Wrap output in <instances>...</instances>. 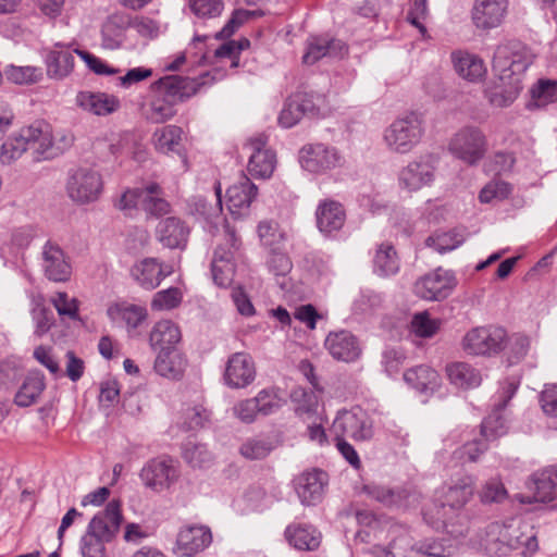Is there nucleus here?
Returning <instances> with one entry per match:
<instances>
[{
	"label": "nucleus",
	"instance_id": "nucleus-1",
	"mask_svg": "<svg viewBox=\"0 0 557 557\" xmlns=\"http://www.w3.org/2000/svg\"><path fill=\"white\" fill-rule=\"evenodd\" d=\"M533 63L531 50L520 40L498 44L492 59L495 86L488 91V101L497 108L510 106L522 90V78Z\"/></svg>",
	"mask_w": 557,
	"mask_h": 557
},
{
	"label": "nucleus",
	"instance_id": "nucleus-2",
	"mask_svg": "<svg viewBox=\"0 0 557 557\" xmlns=\"http://www.w3.org/2000/svg\"><path fill=\"white\" fill-rule=\"evenodd\" d=\"M474 490L475 479L472 475H463L443 487L437 496L440 505L424 511L425 522L435 530H445L453 537L465 535L467 523L461 509L473 496Z\"/></svg>",
	"mask_w": 557,
	"mask_h": 557
},
{
	"label": "nucleus",
	"instance_id": "nucleus-3",
	"mask_svg": "<svg viewBox=\"0 0 557 557\" xmlns=\"http://www.w3.org/2000/svg\"><path fill=\"white\" fill-rule=\"evenodd\" d=\"M481 546L490 556H505L521 547L534 552L537 542L531 524L520 517H513L504 522L490 523L481 539Z\"/></svg>",
	"mask_w": 557,
	"mask_h": 557
},
{
	"label": "nucleus",
	"instance_id": "nucleus-4",
	"mask_svg": "<svg viewBox=\"0 0 557 557\" xmlns=\"http://www.w3.org/2000/svg\"><path fill=\"white\" fill-rule=\"evenodd\" d=\"M32 150L34 160H48L58 156L59 149L52 143L49 124L35 122L23 127L18 134L9 137L0 148V161L10 164L25 151Z\"/></svg>",
	"mask_w": 557,
	"mask_h": 557
},
{
	"label": "nucleus",
	"instance_id": "nucleus-5",
	"mask_svg": "<svg viewBox=\"0 0 557 557\" xmlns=\"http://www.w3.org/2000/svg\"><path fill=\"white\" fill-rule=\"evenodd\" d=\"M121 504L111 500L90 520L87 532L81 540L82 557H109L106 543L117 534L122 523Z\"/></svg>",
	"mask_w": 557,
	"mask_h": 557
},
{
	"label": "nucleus",
	"instance_id": "nucleus-6",
	"mask_svg": "<svg viewBox=\"0 0 557 557\" xmlns=\"http://www.w3.org/2000/svg\"><path fill=\"white\" fill-rule=\"evenodd\" d=\"M424 135V122L419 113L410 112L396 119L383 134L386 148L394 153L406 154L414 149Z\"/></svg>",
	"mask_w": 557,
	"mask_h": 557
},
{
	"label": "nucleus",
	"instance_id": "nucleus-7",
	"mask_svg": "<svg viewBox=\"0 0 557 557\" xmlns=\"http://www.w3.org/2000/svg\"><path fill=\"white\" fill-rule=\"evenodd\" d=\"M487 138L476 126H463L449 140L448 150L467 165L478 164L487 151Z\"/></svg>",
	"mask_w": 557,
	"mask_h": 557
},
{
	"label": "nucleus",
	"instance_id": "nucleus-8",
	"mask_svg": "<svg viewBox=\"0 0 557 557\" xmlns=\"http://www.w3.org/2000/svg\"><path fill=\"white\" fill-rule=\"evenodd\" d=\"M213 81H215V76L211 72H206L197 78L169 75L152 83L150 91L156 92L175 106L177 102L194 96L201 86Z\"/></svg>",
	"mask_w": 557,
	"mask_h": 557
},
{
	"label": "nucleus",
	"instance_id": "nucleus-9",
	"mask_svg": "<svg viewBox=\"0 0 557 557\" xmlns=\"http://www.w3.org/2000/svg\"><path fill=\"white\" fill-rule=\"evenodd\" d=\"M519 385L520 381L516 377H508L500 383L493 403V410L481 424V434L486 441L496 440L507 433V419L503 411L515 396Z\"/></svg>",
	"mask_w": 557,
	"mask_h": 557
},
{
	"label": "nucleus",
	"instance_id": "nucleus-10",
	"mask_svg": "<svg viewBox=\"0 0 557 557\" xmlns=\"http://www.w3.org/2000/svg\"><path fill=\"white\" fill-rule=\"evenodd\" d=\"M507 345V332L499 326H478L466 333L462 339L463 350L473 356H494Z\"/></svg>",
	"mask_w": 557,
	"mask_h": 557
},
{
	"label": "nucleus",
	"instance_id": "nucleus-11",
	"mask_svg": "<svg viewBox=\"0 0 557 557\" xmlns=\"http://www.w3.org/2000/svg\"><path fill=\"white\" fill-rule=\"evenodd\" d=\"M335 437H349L354 441H368L373 436V422L360 407L338 411L331 426Z\"/></svg>",
	"mask_w": 557,
	"mask_h": 557
},
{
	"label": "nucleus",
	"instance_id": "nucleus-12",
	"mask_svg": "<svg viewBox=\"0 0 557 557\" xmlns=\"http://www.w3.org/2000/svg\"><path fill=\"white\" fill-rule=\"evenodd\" d=\"M103 190L102 176L92 169L79 168L69 174L66 193L77 203L96 201Z\"/></svg>",
	"mask_w": 557,
	"mask_h": 557
},
{
	"label": "nucleus",
	"instance_id": "nucleus-13",
	"mask_svg": "<svg viewBox=\"0 0 557 557\" xmlns=\"http://www.w3.org/2000/svg\"><path fill=\"white\" fill-rule=\"evenodd\" d=\"M299 162L310 173H323L342 166L344 158L339 151L325 144H308L299 151Z\"/></svg>",
	"mask_w": 557,
	"mask_h": 557
},
{
	"label": "nucleus",
	"instance_id": "nucleus-14",
	"mask_svg": "<svg viewBox=\"0 0 557 557\" xmlns=\"http://www.w3.org/2000/svg\"><path fill=\"white\" fill-rule=\"evenodd\" d=\"M178 475L174 461L165 456L148 460L139 473L144 485L154 492L169 488Z\"/></svg>",
	"mask_w": 557,
	"mask_h": 557
},
{
	"label": "nucleus",
	"instance_id": "nucleus-15",
	"mask_svg": "<svg viewBox=\"0 0 557 557\" xmlns=\"http://www.w3.org/2000/svg\"><path fill=\"white\" fill-rule=\"evenodd\" d=\"M509 12V0H474L471 8L472 24L479 30L499 27Z\"/></svg>",
	"mask_w": 557,
	"mask_h": 557
},
{
	"label": "nucleus",
	"instance_id": "nucleus-16",
	"mask_svg": "<svg viewBox=\"0 0 557 557\" xmlns=\"http://www.w3.org/2000/svg\"><path fill=\"white\" fill-rule=\"evenodd\" d=\"M454 287V275L449 271L437 269L419 278L413 290L422 299L442 300L449 296Z\"/></svg>",
	"mask_w": 557,
	"mask_h": 557
},
{
	"label": "nucleus",
	"instance_id": "nucleus-17",
	"mask_svg": "<svg viewBox=\"0 0 557 557\" xmlns=\"http://www.w3.org/2000/svg\"><path fill=\"white\" fill-rule=\"evenodd\" d=\"M256 377V367L252 358L246 352H235L230 356L225 371L224 383L231 388H244Z\"/></svg>",
	"mask_w": 557,
	"mask_h": 557
},
{
	"label": "nucleus",
	"instance_id": "nucleus-18",
	"mask_svg": "<svg viewBox=\"0 0 557 557\" xmlns=\"http://www.w3.org/2000/svg\"><path fill=\"white\" fill-rule=\"evenodd\" d=\"M435 178V165L430 158L409 162L398 175L399 186L408 191H417L430 186Z\"/></svg>",
	"mask_w": 557,
	"mask_h": 557
},
{
	"label": "nucleus",
	"instance_id": "nucleus-19",
	"mask_svg": "<svg viewBox=\"0 0 557 557\" xmlns=\"http://www.w3.org/2000/svg\"><path fill=\"white\" fill-rule=\"evenodd\" d=\"M267 143L268 137L260 134L250 138L246 145L251 150L247 169L253 177L267 178L274 171L275 154L272 150L265 149Z\"/></svg>",
	"mask_w": 557,
	"mask_h": 557
},
{
	"label": "nucleus",
	"instance_id": "nucleus-20",
	"mask_svg": "<svg viewBox=\"0 0 557 557\" xmlns=\"http://www.w3.org/2000/svg\"><path fill=\"white\" fill-rule=\"evenodd\" d=\"M324 346L334 359L343 362L358 360L362 351L359 339L347 330L330 332Z\"/></svg>",
	"mask_w": 557,
	"mask_h": 557
},
{
	"label": "nucleus",
	"instance_id": "nucleus-21",
	"mask_svg": "<svg viewBox=\"0 0 557 557\" xmlns=\"http://www.w3.org/2000/svg\"><path fill=\"white\" fill-rule=\"evenodd\" d=\"M173 272L171 265L160 262L157 258H145L136 262L131 269L134 281L143 288L151 290Z\"/></svg>",
	"mask_w": 557,
	"mask_h": 557
},
{
	"label": "nucleus",
	"instance_id": "nucleus-22",
	"mask_svg": "<svg viewBox=\"0 0 557 557\" xmlns=\"http://www.w3.org/2000/svg\"><path fill=\"white\" fill-rule=\"evenodd\" d=\"M212 534L205 525H187L180 530L175 552L182 556L191 557L210 545Z\"/></svg>",
	"mask_w": 557,
	"mask_h": 557
},
{
	"label": "nucleus",
	"instance_id": "nucleus-23",
	"mask_svg": "<svg viewBox=\"0 0 557 557\" xmlns=\"http://www.w3.org/2000/svg\"><path fill=\"white\" fill-rule=\"evenodd\" d=\"M74 42H55L46 57L47 75L53 79L67 77L74 69Z\"/></svg>",
	"mask_w": 557,
	"mask_h": 557
},
{
	"label": "nucleus",
	"instance_id": "nucleus-24",
	"mask_svg": "<svg viewBox=\"0 0 557 557\" xmlns=\"http://www.w3.org/2000/svg\"><path fill=\"white\" fill-rule=\"evenodd\" d=\"M326 473L312 470L301 473L295 481L296 492L304 505H315L322 499Z\"/></svg>",
	"mask_w": 557,
	"mask_h": 557
},
{
	"label": "nucleus",
	"instance_id": "nucleus-25",
	"mask_svg": "<svg viewBox=\"0 0 557 557\" xmlns=\"http://www.w3.org/2000/svg\"><path fill=\"white\" fill-rule=\"evenodd\" d=\"M186 367L187 359L175 346L159 350L153 364L157 374L172 381L181 380Z\"/></svg>",
	"mask_w": 557,
	"mask_h": 557
},
{
	"label": "nucleus",
	"instance_id": "nucleus-26",
	"mask_svg": "<svg viewBox=\"0 0 557 557\" xmlns=\"http://www.w3.org/2000/svg\"><path fill=\"white\" fill-rule=\"evenodd\" d=\"M75 101L82 110L99 116L109 115L120 108L117 97L100 91H79Z\"/></svg>",
	"mask_w": 557,
	"mask_h": 557
},
{
	"label": "nucleus",
	"instance_id": "nucleus-27",
	"mask_svg": "<svg viewBox=\"0 0 557 557\" xmlns=\"http://www.w3.org/2000/svg\"><path fill=\"white\" fill-rule=\"evenodd\" d=\"M346 45L327 35L311 36L307 40V51L302 57L306 64H314L323 57H342L346 52Z\"/></svg>",
	"mask_w": 557,
	"mask_h": 557
},
{
	"label": "nucleus",
	"instance_id": "nucleus-28",
	"mask_svg": "<svg viewBox=\"0 0 557 557\" xmlns=\"http://www.w3.org/2000/svg\"><path fill=\"white\" fill-rule=\"evenodd\" d=\"M42 267L50 281L65 282L71 276V265L63 250L50 242H47L42 249Z\"/></svg>",
	"mask_w": 557,
	"mask_h": 557
},
{
	"label": "nucleus",
	"instance_id": "nucleus-29",
	"mask_svg": "<svg viewBox=\"0 0 557 557\" xmlns=\"http://www.w3.org/2000/svg\"><path fill=\"white\" fill-rule=\"evenodd\" d=\"M256 195L257 186L246 176H243L240 182L228 187L226 198L231 214L234 216L244 215Z\"/></svg>",
	"mask_w": 557,
	"mask_h": 557
},
{
	"label": "nucleus",
	"instance_id": "nucleus-30",
	"mask_svg": "<svg viewBox=\"0 0 557 557\" xmlns=\"http://www.w3.org/2000/svg\"><path fill=\"white\" fill-rule=\"evenodd\" d=\"M343 206L334 200H323L315 211L317 226L325 235L339 231L345 223Z\"/></svg>",
	"mask_w": 557,
	"mask_h": 557
},
{
	"label": "nucleus",
	"instance_id": "nucleus-31",
	"mask_svg": "<svg viewBox=\"0 0 557 557\" xmlns=\"http://www.w3.org/2000/svg\"><path fill=\"white\" fill-rule=\"evenodd\" d=\"M156 235L164 247L183 248L187 243L188 228L181 219L169 216L159 222Z\"/></svg>",
	"mask_w": 557,
	"mask_h": 557
},
{
	"label": "nucleus",
	"instance_id": "nucleus-32",
	"mask_svg": "<svg viewBox=\"0 0 557 557\" xmlns=\"http://www.w3.org/2000/svg\"><path fill=\"white\" fill-rule=\"evenodd\" d=\"M529 488L533 491L535 502L546 503L557 497V466L535 472Z\"/></svg>",
	"mask_w": 557,
	"mask_h": 557
},
{
	"label": "nucleus",
	"instance_id": "nucleus-33",
	"mask_svg": "<svg viewBox=\"0 0 557 557\" xmlns=\"http://www.w3.org/2000/svg\"><path fill=\"white\" fill-rule=\"evenodd\" d=\"M284 536L298 550H314L321 542L320 532L309 524L292 523L285 529Z\"/></svg>",
	"mask_w": 557,
	"mask_h": 557
},
{
	"label": "nucleus",
	"instance_id": "nucleus-34",
	"mask_svg": "<svg viewBox=\"0 0 557 557\" xmlns=\"http://www.w3.org/2000/svg\"><path fill=\"white\" fill-rule=\"evenodd\" d=\"M456 72L470 82L482 79L486 74L484 61L472 53L457 51L451 54Z\"/></svg>",
	"mask_w": 557,
	"mask_h": 557
},
{
	"label": "nucleus",
	"instance_id": "nucleus-35",
	"mask_svg": "<svg viewBox=\"0 0 557 557\" xmlns=\"http://www.w3.org/2000/svg\"><path fill=\"white\" fill-rule=\"evenodd\" d=\"M405 382L420 393L434 392L440 383L438 373L429 366L421 364L404 373Z\"/></svg>",
	"mask_w": 557,
	"mask_h": 557
},
{
	"label": "nucleus",
	"instance_id": "nucleus-36",
	"mask_svg": "<svg viewBox=\"0 0 557 557\" xmlns=\"http://www.w3.org/2000/svg\"><path fill=\"white\" fill-rule=\"evenodd\" d=\"M183 129L176 125H166L156 129L152 135L154 148L162 153H178L182 151Z\"/></svg>",
	"mask_w": 557,
	"mask_h": 557
},
{
	"label": "nucleus",
	"instance_id": "nucleus-37",
	"mask_svg": "<svg viewBox=\"0 0 557 557\" xmlns=\"http://www.w3.org/2000/svg\"><path fill=\"white\" fill-rule=\"evenodd\" d=\"M180 327L170 320H162L153 326L149 342L153 349H165L175 346L181 341Z\"/></svg>",
	"mask_w": 557,
	"mask_h": 557
},
{
	"label": "nucleus",
	"instance_id": "nucleus-38",
	"mask_svg": "<svg viewBox=\"0 0 557 557\" xmlns=\"http://www.w3.org/2000/svg\"><path fill=\"white\" fill-rule=\"evenodd\" d=\"M446 372L450 382L459 387L473 388L482 382L480 372L467 362H454L447 366Z\"/></svg>",
	"mask_w": 557,
	"mask_h": 557
},
{
	"label": "nucleus",
	"instance_id": "nucleus-39",
	"mask_svg": "<svg viewBox=\"0 0 557 557\" xmlns=\"http://www.w3.org/2000/svg\"><path fill=\"white\" fill-rule=\"evenodd\" d=\"M374 272L381 276H391L399 270V259L392 244L383 243L377 246L373 259Z\"/></svg>",
	"mask_w": 557,
	"mask_h": 557
},
{
	"label": "nucleus",
	"instance_id": "nucleus-40",
	"mask_svg": "<svg viewBox=\"0 0 557 557\" xmlns=\"http://www.w3.org/2000/svg\"><path fill=\"white\" fill-rule=\"evenodd\" d=\"M45 389V376L40 372H30L15 394V404L28 407L34 404Z\"/></svg>",
	"mask_w": 557,
	"mask_h": 557
},
{
	"label": "nucleus",
	"instance_id": "nucleus-41",
	"mask_svg": "<svg viewBox=\"0 0 557 557\" xmlns=\"http://www.w3.org/2000/svg\"><path fill=\"white\" fill-rule=\"evenodd\" d=\"M188 210L197 219H202L208 222L218 218L222 212L220 186L215 188L214 202L208 201L207 198L202 196H194L188 201Z\"/></svg>",
	"mask_w": 557,
	"mask_h": 557
},
{
	"label": "nucleus",
	"instance_id": "nucleus-42",
	"mask_svg": "<svg viewBox=\"0 0 557 557\" xmlns=\"http://www.w3.org/2000/svg\"><path fill=\"white\" fill-rule=\"evenodd\" d=\"M32 318L35 324V334L42 336L49 332L54 323L53 312L45 306L42 295H32Z\"/></svg>",
	"mask_w": 557,
	"mask_h": 557
},
{
	"label": "nucleus",
	"instance_id": "nucleus-43",
	"mask_svg": "<svg viewBox=\"0 0 557 557\" xmlns=\"http://www.w3.org/2000/svg\"><path fill=\"white\" fill-rule=\"evenodd\" d=\"M143 210L154 218H160L171 212V205L163 198V190L158 183L147 185Z\"/></svg>",
	"mask_w": 557,
	"mask_h": 557
},
{
	"label": "nucleus",
	"instance_id": "nucleus-44",
	"mask_svg": "<svg viewBox=\"0 0 557 557\" xmlns=\"http://www.w3.org/2000/svg\"><path fill=\"white\" fill-rule=\"evenodd\" d=\"M174 107L175 106L166 99L156 92H151V99L144 109V116L151 123H164L175 115L176 111Z\"/></svg>",
	"mask_w": 557,
	"mask_h": 557
},
{
	"label": "nucleus",
	"instance_id": "nucleus-45",
	"mask_svg": "<svg viewBox=\"0 0 557 557\" xmlns=\"http://www.w3.org/2000/svg\"><path fill=\"white\" fill-rule=\"evenodd\" d=\"M393 548H404V550L410 548L413 552L432 557L444 556L443 545L434 539L412 543L407 535H401L393 541Z\"/></svg>",
	"mask_w": 557,
	"mask_h": 557
},
{
	"label": "nucleus",
	"instance_id": "nucleus-46",
	"mask_svg": "<svg viewBox=\"0 0 557 557\" xmlns=\"http://www.w3.org/2000/svg\"><path fill=\"white\" fill-rule=\"evenodd\" d=\"M275 448L269 436H255L247 438L240 446L243 457L250 460L263 459Z\"/></svg>",
	"mask_w": 557,
	"mask_h": 557
},
{
	"label": "nucleus",
	"instance_id": "nucleus-47",
	"mask_svg": "<svg viewBox=\"0 0 557 557\" xmlns=\"http://www.w3.org/2000/svg\"><path fill=\"white\" fill-rule=\"evenodd\" d=\"M305 116H319L326 109V97L318 92H298L293 96Z\"/></svg>",
	"mask_w": 557,
	"mask_h": 557
},
{
	"label": "nucleus",
	"instance_id": "nucleus-48",
	"mask_svg": "<svg viewBox=\"0 0 557 557\" xmlns=\"http://www.w3.org/2000/svg\"><path fill=\"white\" fill-rule=\"evenodd\" d=\"M368 494L385 506L401 507L407 503L409 493L405 488H388L384 486H367Z\"/></svg>",
	"mask_w": 557,
	"mask_h": 557
},
{
	"label": "nucleus",
	"instance_id": "nucleus-49",
	"mask_svg": "<svg viewBox=\"0 0 557 557\" xmlns=\"http://www.w3.org/2000/svg\"><path fill=\"white\" fill-rule=\"evenodd\" d=\"M465 242L463 235L456 231L435 233L425 239V245L440 253L458 248Z\"/></svg>",
	"mask_w": 557,
	"mask_h": 557
},
{
	"label": "nucleus",
	"instance_id": "nucleus-50",
	"mask_svg": "<svg viewBox=\"0 0 557 557\" xmlns=\"http://www.w3.org/2000/svg\"><path fill=\"white\" fill-rule=\"evenodd\" d=\"M108 314L114 319L116 315L121 317L127 326L137 327L147 317V311L144 307L136 305H115L108 309Z\"/></svg>",
	"mask_w": 557,
	"mask_h": 557
},
{
	"label": "nucleus",
	"instance_id": "nucleus-51",
	"mask_svg": "<svg viewBox=\"0 0 557 557\" xmlns=\"http://www.w3.org/2000/svg\"><path fill=\"white\" fill-rule=\"evenodd\" d=\"M183 458L194 468H202L208 466L212 456L203 444L188 440L183 445Z\"/></svg>",
	"mask_w": 557,
	"mask_h": 557
},
{
	"label": "nucleus",
	"instance_id": "nucleus-52",
	"mask_svg": "<svg viewBox=\"0 0 557 557\" xmlns=\"http://www.w3.org/2000/svg\"><path fill=\"white\" fill-rule=\"evenodd\" d=\"M440 326L441 321L438 319H432L426 311L416 313L410 323L411 332L422 338L434 336L440 330Z\"/></svg>",
	"mask_w": 557,
	"mask_h": 557
},
{
	"label": "nucleus",
	"instance_id": "nucleus-53",
	"mask_svg": "<svg viewBox=\"0 0 557 557\" xmlns=\"http://www.w3.org/2000/svg\"><path fill=\"white\" fill-rule=\"evenodd\" d=\"M258 235L261 245L269 251L283 248L284 235L278 231L276 223L268 221L260 222L258 225Z\"/></svg>",
	"mask_w": 557,
	"mask_h": 557
},
{
	"label": "nucleus",
	"instance_id": "nucleus-54",
	"mask_svg": "<svg viewBox=\"0 0 557 557\" xmlns=\"http://www.w3.org/2000/svg\"><path fill=\"white\" fill-rule=\"evenodd\" d=\"M102 47L114 50L122 46L125 39V29L115 18H108L102 25Z\"/></svg>",
	"mask_w": 557,
	"mask_h": 557
},
{
	"label": "nucleus",
	"instance_id": "nucleus-55",
	"mask_svg": "<svg viewBox=\"0 0 557 557\" xmlns=\"http://www.w3.org/2000/svg\"><path fill=\"white\" fill-rule=\"evenodd\" d=\"M182 299V290L177 287H170L153 295L151 309L157 311L172 310L180 306Z\"/></svg>",
	"mask_w": 557,
	"mask_h": 557
},
{
	"label": "nucleus",
	"instance_id": "nucleus-56",
	"mask_svg": "<svg viewBox=\"0 0 557 557\" xmlns=\"http://www.w3.org/2000/svg\"><path fill=\"white\" fill-rule=\"evenodd\" d=\"M7 78L18 85L33 84L40 79L41 71L36 66H15L10 65L5 69Z\"/></svg>",
	"mask_w": 557,
	"mask_h": 557
},
{
	"label": "nucleus",
	"instance_id": "nucleus-57",
	"mask_svg": "<svg viewBox=\"0 0 557 557\" xmlns=\"http://www.w3.org/2000/svg\"><path fill=\"white\" fill-rule=\"evenodd\" d=\"M188 7L198 18H214L224 9L223 0H189Z\"/></svg>",
	"mask_w": 557,
	"mask_h": 557
},
{
	"label": "nucleus",
	"instance_id": "nucleus-58",
	"mask_svg": "<svg viewBox=\"0 0 557 557\" xmlns=\"http://www.w3.org/2000/svg\"><path fill=\"white\" fill-rule=\"evenodd\" d=\"M147 185L143 188H133L125 190L119 201L116 208L123 211L126 215H132L138 206L144 207V200L146 197Z\"/></svg>",
	"mask_w": 557,
	"mask_h": 557
},
{
	"label": "nucleus",
	"instance_id": "nucleus-59",
	"mask_svg": "<svg viewBox=\"0 0 557 557\" xmlns=\"http://www.w3.org/2000/svg\"><path fill=\"white\" fill-rule=\"evenodd\" d=\"M267 267L275 276H285L290 272L293 263L289 257L283 251V248H278L269 251Z\"/></svg>",
	"mask_w": 557,
	"mask_h": 557
},
{
	"label": "nucleus",
	"instance_id": "nucleus-60",
	"mask_svg": "<svg viewBox=\"0 0 557 557\" xmlns=\"http://www.w3.org/2000/svg\"><path fill=\"white\" fill-rule=\"evenodd\" d=\"M211 273L213 282L220 287H227L231 285L234 276V264L230 260H222L216 258L211 262Z\"/></svg>",
	"mask_w": 557,
	"mask_h": 557
},
{
	"label": "nucleus",
	"instance_id": "nucleus-61",
	"mask_svg": "<svg viewBox=\"0 0 557 557\" xmlns=\"http://www.w3.org/2000/svg\"><path fill=\"white\" fill-rule=\"evenodd\" d=\"M511 193V186L504 181H492L480 191L479 199L483 203H488L494 199L503 200Z\"/></svg>",
	"mask_w": 557,
	"mask_h": 557
},
{
	"label": "nucleus",
	"instance_id": "nucleus-62",
	"mask_svg": "<svg viewBox=\"0 0 557 557\" xmlns=\"http://www.w3.org/2000/svg\"><path fill=\"white\" fill-rule=\"evenodd\" d=\"M479 495L482 503H500L506 499L507 490L499 479H491L482 486Z\"/></svg>",
	"mask_w": 557,
	"mask_h": 557
},
{
	"label": "nucleus",
	"instance_id": "nucleus-63",
	"mask_svg": "<svg viewBox=\"0 0 557 557\" xmlns=\"http://www.w3.org/2000/svg\"><path fill=\"white\" fill-rule=\"evenodd\" d=\"M253 400L258 405V411L262 416H269L276 412L281 406V398L274 391L262 389L260 391Z\"/></svg>",
	"mask_w": 557,
	"mask_h": 557
},
{
	"label": "nucleus",
	"instance_id": "nucleus-64",
	"mask_svg": "<svg viewBox=\"0 0 557 557\" xmlns=\"http://www.w3.org/2000/svg\"><path fill=\"white\" fill-rule=\"evenodd\" d=\"M59 315L69 317L72 320L78 318V305L75 298H69L66 293L59 292L51 299Z\"/></svg>",
	"mask_w": 557,
	"mask_h": 557
}]
</instances>
